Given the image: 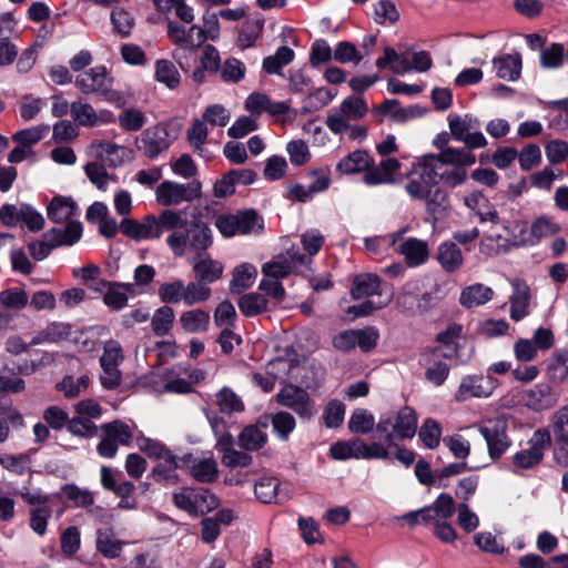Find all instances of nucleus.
I'll list each match as a JSON object with an SVG mask.
<instances>
[{"label": "nucleus", "instance_id": "8fccbe9b", "mask_svg": "<svg viewBox=\"0 0 568 568\" xmlns=\"http://www.w3.org/2000/svg\"><path fill=\"white\" fill-rule=\"evenodd\" d=\"M216 404L221 413L231 415L244 410V403L230 387H223L216 393Z\"/></svg>", "mask_w": 568, "mask_h": 568}, {"label": "nucleus", "instance_id": "0e129e2a", "mask_svg": "<svg viewBox=\"0 0 568 568\" xmlns=\"http://www.w3.org/2000/svg\"><path fill=\"white\" fill-rule=\"evenodd\" d=\"M237 318L234 305L230 301L221 302L213 314L214 323L220 328H232Z\"/></svg>", "mask_w": 568, "mask_h": 568}, {"label": "nucleus", "instance_id": "6ab92c4d", "mask_svg": "<svg viewBox=\"0 0 568 568\" xmlns=\"http://www.w3.org/2000/svg\"><path fill=\"white\" fill-rule=\"evenodd\" d=\"M191 460V454H185L182 457H179L171 450H168L166 454L158 460V465L154 467L152 475L156 481L174 485L179 481L175 470L190 466Z\"/></svg>", "mask_w": 568, "mask_h": 568}, {"label": "nucleus", "instance_id": "6e6552de", "mask_svg": "<svg viewBox=\"0 0 568 568\" xmlns=\"http://www.w3.org/2000/svg\"><path fill=\"white\" fill-rule=\"evenodd\" d=\"M390 453L382 442L366 444L359 438H354L348 442H337L331 447V456L337 460L349 458L387 459Z\"/></svg>", "mask_w": 568, "mask_h": 568}, {"label": "nucleus", "instance_id": "e433bc0d", "mask_svg": "<svg viewBox=\"0 0 568 568\" xmlns=\"http://www.w3.org/2000/svg\"><path fill=\"white\" fill-rule=\"evenodd\" d=\"M99 158L110 166H120L131 159V152L122 145L110 142H101L97 145Z\"/></svg>", "mask_w": 568, "mask_h": 568}, {"label": "nucleus", "instance_id": "e2e57ef3", "mask_svg": "<svg viewBox=\"0 0 568 568\" xmlns=\"http://www.w3.org/2000/svg\"><path fill=\"white\" fill-rule=\"evenodd\" d=\"M90 383L88 375H81L74 378L73 376H67L58 384V389L63 393L67 398H74L84 392Z\"/></svg>", "mask_w": 568, "mask_h": 568}, {"label": "nucleus", "instance_id": "9b49d317", "mask_svg": "<svg viewBox=\"0 0 568 568\" xmlns=\"http://www.w3.org/2000/svg\"><path fill=\"white\" fill-rule=\"evenodd\" d=\"M173 142L169 130L163 124H156L143 130L135 139V148L145 158L156 159L162 152L166 151Z\"/></svg>", "mask_w": 568, "mask_h": 568}, {"label": "nucleus", "instance_id": "f03ea898", "mask_svg": "<svg viewBox=\"0 0 568 568\" xmlns=\"http://www.w3.org/2000/svg\"><path fill=\"white\" fill-rule=\"evenodd\" d=\"M185 225L184 210L165 209L159 215L149 214L144 216L142 221L124 217L120 223V231L135 241L159 240L164 232Z\"/></svg>", "mask_w": 568, "mask_h": 568}, {"label": "nucleus", "instance_id": "3c124183", "mask_svg": "<svg viewBox=\"0 0 568 568\" xmlns=\"http://www.w3.org/2000/svg\"><path fill=\"white\" fill-rule=\"evenodd\" d=\"M191 475L199 481L211 483L217 477V463L213 458L195 460L192 458Z\"/></svg>", "mask_w": 568, "mask_h": 568}, {"label": "nucleus", "instance_id": "2f4dec72", "mask_svg": "<svg viewBox=\"0 0 568 568\" xmlns=\"http://www.w3.org/2000/svg\"><path fill=\"white\" fill-rule=\"evenodd\" d=\"M493 65L499 79L516 81L521 72V57L519 53H515L495 58Z\"/></svg>", "mask_w": 568, "mask_h": 568}, {"label": "nucleus", "instance_id": "13d9d810", "mask_svg": "<svg viewBox=\"0 0 568 568\" xmlns=\"http://www.w3.org/2000/svg\"><path fill=\"white\" fill-rule=\"evenodd\" d=\"M50 131L48 124H39L28 129L20 130L12 135V140L19 144L31 148V145L40 142Z\"/></svg>", "mask_w": 568, "mask_h": 568}, {"label": "nucleus", "instance_id": "4d7b16f0", "mask_svg": "<svg viewBox=\"0 0 568 568\" xmlns=\"http://www.w3.org/2000/svg\"><path fill=\"white\" fill-rule=\"evenodd\" d=\"M158 295L160 300L165 304L183 303L184 282L182 280L165 282L160 285L158 290Z\"/></svg>", "mask_w": 568, "mask_h": 568}, {"label": "nucleus", "instance_id": "052dcab7", "mask_svg": "<svg viewBox=\"0 0 568 568\" xmlns=\"http://www.w3.org/2000/svg\"><path fill=\"white\" fill-rule=\"evenodd\" d=\"M418 436L426 448L433 449L439 445L442 427L435 419L427 418L420 426Z\"/></svg>", "mask_w": 568, "mask_h": 568}, {"label": "nucleus", "instance_id": "37998d69", "mask_svg": "<svg viewBox=\"0 0 568 568\" xmlns=\"http://www.w3.org/2000/svg\"><path fill=\"white\" fill-rule=\"evenodd\" d=\"M379 278L374 274H361L354 278L352 296L355 300L364 298L377 294L379 291Z\"/></svg>", "mask_w": 568, "mask_h": 568}, {"label": "nucleus", "instance_id": "473e14b6", "mask_svg": "<svg viewBox=\"0 0 568 568\" xmlns=\"http://www.w3.org/2000/svg\"><path fill=\"white\" fill-rule=\"evenodd\" d=\"M71 334V326L65 323L53 322L43 329L37 332L30 339V345H39L44 343H59L67 339Z\"/></svg>", "mask_w": 568, "mask_h": 568}, {"label": "nucleus", "instance_id": "69168bd1", "mask_svg": "<svg viewBox=\"0 0 568 568\" xmlns=\"http://www.w3.org/2000/svg\"><path fill=\"white\" fill-rule=\"evenodd\" d=\"M84 171L90 182L101 191H105L108 184L114 182V178L109 175L105 168L98 162L88 163Z\"/></svg>", "mask_w": 568, "mask_h": 568}, {"label": "nucleus", "instance_id": "9d476101", "mask_svg": "<svg viewBox=\"0 0 568 568\" xmlns=\"http://www.w3.org/2000/svg\"><path fill=\"white\" fill-rule=\"evenodd\" d=\"M201 195V183L192 181L181 184L174 181H163L155 190V197L163 206H174L182 202H191Z\"/></svg>", "mask_w": 568, "mask_h": 568}, {"label": "nucleus", "instance_id": "6e6d98bb", "mask_svg": "<svg viewBox=\"0 0 568 568\" xmlns=\"http://www.w3.org/2000/svg\"><path fill=\"white\" fill-rule=\"evenodd\" d=\"M239 308L245 316H256L267 310V300L258 293H248L240 298Z\"/></svg>", "mask_w": 568, "mask_h": 568}, {"label": "nucleus", "instance_id": "09e8293b", "mask_svg": "<svg viewBox=\"0 0 568 568\" xmlns=\"http://www.w3.org/2000/svg\"><path fill=\"white\" fill-rule=\"evenodd\" d=\"M565 58H567V50L564 44L554 42L541 50L539 62L544 69H558L562 65Z\"/></svg>", "mask_w": 568, "mask_h": 568}, {"label": "nucleus", "instance_id": "864d4df0", "mask_svg": "<svg viewBox=\"0 0 568 568\" xmlns=\"http://www.w3.org/2000/svg\"><path fill=\"white\" fill-rule=\"evenodd\" d=\"M548 376L551 382L562 383L568 377V349L556 352L548 365Z\"/></svg>", "mask_w": 568, "mask_h": 568}, {"label": "nucleus", "instance_id": "ea45409f", "mask_svg": "<svg viewBox=\"0 0 568 568\" xmlns=\"http://www.w3.org/2000/svg\"><path fill=\"white\" fill-rule=\"evenodd\" d=\"M82 235V224L77 221L69 222L64 229H52L45 233L44 237H53V245H72L80 240Z\"/></svg>", "mask_w": 568, "mask_h": 568}, {"label": "nucleus", "instance_id": "5fc2aeb1", "mask_svg": "<svg viewBox=\"0 0 568 568\" xmlns=\"http://www.w3.org/2000/svg\"><path fill=\"white\" fill-rule=\"evenodd\" d=\"M294 59V51L286 47H280L275 54L270 55L263 60V69L267 73H280L284 65H287Z\"/></svg>", "mask_w": 568, "mask_h": 568}, {"label": "nucleus", "instance_id": "c03bdc74", "mask_svg": "<svg viewBox=\"0 0 568 568\" xmlns=\"http://www.w3.org/2000/svg\"><path fill=\"white\" fill-rule=\"evenodd\" d=\"M280 480L276 477L263 476L254 485V494L263 504L277 503Z\"/></svg>", "mask_w": 568, "mask_h": 568}, {"label": "nucleus", "instance_id": "7ed1b4c3", "mask_svg": "<svg viewBox=\"0 0 568 568\" xmlns=\"http://www.w3.org/2000/svg\"><path fill=\"white\" fill-rule=\"evenodd\" d=\"M416 429L417 415L408 406L382 415L376 424V433L387 449L388 447H397L399 440L413 438Z\"/></svg>", "mask_w": 568, "mask_h": 568}, {"label": "nucleus", "instance_id": "a18cd8bd", "mask_svg": "<svg viewBox=\"0 0 568 568\" xmlns=\"http://www.w3.org/2000/svg\"><path fill=\"white\" fill-rule=\"evenodd\" d=\"M155 80L174 90L180 85L181 75L173 62L162 59L155 62Z\"/></svg>", "mask_w": 568, "mask_h": 568}, {"label": "nucleus", "instance_id": "c756f323", "mask_svg": "<svg viewBox=\"0 0 568 568\" xmlns=\"http://www.w3.org/2000/svg\"><path fill=\"white\" fill-rule=\"evenodd\" d=\"M78 211V205L72 197L54 196L47 206V215L54 223L69 221Z\"/></svg>", "mask_w": 568, "mask_h": 568}, {"label": "nucleus", "instance_id": "de8ad7c7", "mask_svg": "<svg viewBox=\"0 0 568 568\" xmlns=\"http://www.w3.org/2000/svg\"><path fill=\"white\" fill-rule=\"evenodd\" d=\"M23 426V416L17 408L12 406L3 407L0 410V444L9 438L10 427L21 428Z\"/></svg>", "mask_w": 568, "mask_h": 568}, {"label": "nucleus", "instance_id": "b1692460", "mask_svg": "<svg viewBox=\"0 0 568 568\" xmlns=\"http://www.w3.org/2000/svg\"><path fill=\"white\" fill-rule=\"evenodd\" d=\"M402 164L395 158H386L377 165L374 164L364 174V182L367 185L393 184L396 182L395 174L399 171Z\"/></svg>", "mask_w": 568, "mask_h": 568}, {"label": "nucleus", "instance_id": "c85d7f7f", "mask_svg": "<svg viewBox=\"0 0 568 568\" xmlns=\"http://www.w3.org/2000/svg\"><path fill=\"white\" fill-rule=\"evenodd\" d=\"M125 541L115 537L112 528H99L95 534V548L105 558H118L122 552V547Z\"/></svg>", "mask_w": 568, "mask_h": 568}, {"label": "nucleus", "instance_id": "1a4fd4ad", "mask_svg": "<svg viewBox=\"0 0 568 568\" xmlns=\"http://www.w3.org/2000/svg\"><path fill=\"white\" fill-rule=\"evenodd\" d=\"M507 430L508 423L504 417L487 419L479 427V433L487 444L488 455L494 460L499 459L511 446Z\"/></svg>", "mask_w": 568, "mask_h": 568}, {"label": "nucleus", "instance_id": "5701e85b", "mask_svg": "<svg viewBox=\"0 0 568 568\" xmlns=\"http://www.w3.org/2000/svg\"><path fill=\"white\" fill-rule=\"evenodd\" d=\"M93 290L102 292L103 302L114 311L123 310L128 304V291L133 290V284H121L116 282L99 281L91 286Z\"/></svg>", "mask_w": 568, "mask_h": 568}, {"label": "nucleus", "instance_id": "ddd939ff", "mask_svg": "<svg viewBox=\"0 0 568 568\" xmlns=\"http://www.w3.org/2000/svg\"><path fill=\"white\" fill-rule=\"evenodd\" d=\"M528 444V448L517 452L511 458L515 473L537 467L544 458L550 438L545 432L536 430Z\"/></svg>", "mask_w": 568, "mask_h": 568}, {"label": "nucleus", "instance_id": "7c9ffc66", "mask_svg": "<svg viewBox=\"0 0 568 568\" xmlns=\"http://www.w3.org/2000/svg\"><path fill=\"white\" fill-rule=\"evenodd\" d=\"M210 313L202 308H192L181 313L179 323L186 333H204L210 326Z\"/></svg>", "mask_w": 568, "mask_h": 568}, {"label": "nucleus", "instance_id": "49530a36", "mask_svg": "<svg viewBox=\"0 0 568 568\" xmlns=\"http://www.w3.org/2000/svg\"><path fill=\"white\" fill-rule=\"evenodd\" d=\"M211 287L200 280L189 282L187 284L184 283L183 304L186 306L205 303L211 298Z\"/></svg>", "mask_w": 568, "mask_h": 568}, {"label": "nucleus", "instance_id": "f3484780", "mask_svg": "<svg viewBox=\"0 0 568 568\" xmlns=\"http://www.w3.org/2000/svg\"><path fill=\"white\" fill-rule=\"evenodd\" d=\"M166 33L173 44L191 52L196 51L205 42L202 28L197 24L186 28L180 22L168 20Z\"/></svg>", "mask_w": 568, "mask_h": 568}, {"label": "nucleus", "instance_id": "79ce46f5", "mask_svg": "<svg viewBox=\"0 0 568 568\" xmlns=\"http://www.w3.org/2000/svg\"><path fill=\"white\" fill-rule=\"evenodd\" d=\"M479 121L477 118L471 114L464 115H449L448 116V128L450 135L454 140L462 142L465 136L470 133V130L478 128Z\"/></svg>", "mask_w": 568, "mask_h": 568}, {"label": "nucleus", "instance_id": "338daca9", "mask_svg": "<svg viewBox=\"0 0 568 568\" xmlns=\"http://www.w3.org/2000/svg\"><path fill=\"white\" fill-rule=\"evenodd\" d=\"M298 368L291 359L275 358L267 363V374L273 376L275 381L286 377L295 378L294 372Z\"/></svg>", "mask_w": 568, "mask_h": 568}, {"label": "nucleus", "instance_id": "603ef678", "mask_svg": "<svg viewBox=\"0 0 568 568\" xmlns=\"http://www.w3.org/2000/svg\"><path fill=\"white\" fill-rule=\"evenodd\" d=\"M376 428L375 417L372 413L364 408L355 409L348 420V428L355 434H367Z\"/></svg>", "mask_w": 568, "mask_h": 568}, {"label": "nucleus", "instance_id": "a878e982", "mask_svg": "<svg viewBox=\"0 0 568 568\" xmlns=\"http://www.w3.org/2000/svg\"><path fill=\"white\" fill-rule=\"evenodd\" d=\"M396 251L404 255L408 266H418L424 264L429 256L427 242L415 237H409L400 242Z\"/></svg>", "mask_w": 568, "mask_h": 568}, {"label": "nucleus", "instance_id": "39448f33", "mask_svg": "<svg viewBox=\"0 0 568 568\" xmlns=\"http://www.w3.org/2000/svg\"><path fill=\"white\" fill-rule=\"evenodd\" d=\"M368 113V105L364 98L349 95L345 98L337 109L332 110L325 120V125L334 134H343L349 124L363 120Z\"/></svg>", "mask_w": 568, "mask_h": 568}, {"label": "nucleus", "instance_id": "a19ab883", "mask_svg": "<svg viewBox=\"0 0 568 568\" xmlns=\"http://www.w3.org/2000/svg\"><path fill=\"white\" fill-rule=\"evenodd\" d=\"M175 313L169 305H163L155 310L151 316V328L155 336L162 337L168 335L174 324Z\"/></svg>", "mask_w": 568, "mask_h": 568}, {"label": "nucleus", "instance_id": "c9c22d12", "mask_svg": "<svg viewBox=\"0 0 568 568\" xmlns=\"http://www.w3.org/2000/svg\"><path fill=\"white\" fill-rule=\"evenodd\" d=\"M437 260L446 272H455L463 265L464 257L460 248L454 242H444L439 245Z\"/></svg>", "mask_w": 568, "mask_h": 568}, {"label": "nucleus", "instance_id": "cd10ccee", "mask_svg": "<svg viewBox=\"0 0 568 568\" xmlns=\"http://www.w3.org/2000/svg\"><path fill=\"white\" fill-rule=\"evenodd\" d=\"M374 164L373 158L364 150H355L344 156L336 165V171L341 174H356L367 172Z\"/></svg>", "mask_w": 568, "mask_h": 568}, {"label": "nucleus", "instance_id": "f704fd0d", "mask_svg": "<svg viewBox=\"0 0 568 568\" xmlns=\"http://www.w3.org/2000/svg\"><path fill=\"white\" fill-rule=\"evenodd\" d=\"M464 204L478 215L481 222L489 221L491 223L499 222V215L495 207H488L483 211V206H488V199L479 191H474L464 197Z\"/></svg>", "mask_w": 568, "mask_h": 568}, {"label": "nucleus", "instance_id": "f8f14e48", "mask_svg": "<svg viewBox=\"0 0 568 568\" xmlns=\"http://www.w3.org/2000/svg\"><path fill=\"white\" fill-rule=\"evenodd\" d=\"M103 435L98 444V454L103 458H113L120 445L126 446L132 440L130 427L121 420H114L101 426Z\"/></svg>", "mask_w": 568, "mask_h": 568}, {"label": "nucleus", "instance_id": "72a5a7b5", "mask_svg": "<svg viewBox=\"0 0 568 568\" xmlns=\"http://www.w3.org/2000/svg\"><path fill=\"white\" fill-rule=\"evenodd\" d=\"M494 291L481 283H476L465 287L459 296V303L467 307H477L491 301Z\"/></svg>", "mask_w": 568, "mask_h": 568}, {"label": "nucleus", "instance_id": "412c9836", "mask_svg": "<svg viewBox=\"0 0 568 568\" xmlns=\"http://www.w3.org/2000/svg\"><path fill=\"white\" fill-rule=\"evenodd\" d=\"M372 112L381 118L388 116L397 123H404L408 120L420 118L424 114V110L420 106L410 105L403 108L395 99L385 100L383 103L374 106Z\"/></svg>", "mask_w": 568, "mask_h": 568}, {"label": "nucleus", "instance_id": "20e7f679", "mask_svg": "<svg viewBox=\"0 0 568 568\" xmlns=\"http://www.w3.org/2000/svg\"><path fill=\"white\" fill-rule=\"evenodd\" d=\"M184 227H178L171 231V234L166 237V245L172 253L182 257L185 255L187 247L194 250L197 253H205V251L213 243V235L210 227L201 222H193Z\"/></svg>", "mask_w": 568, "mask_h": 568}, {"label": "nucleus", "instance_id": "bf43d9fd", "mask_svg": "<svg viewBox=\"0 0 568 568\" xmlns=\"http://www.w3.org/2000/svg\"><path fill=\"white\" fill-rule=\"evenodd\" d=\"M71 116L81 126H93L98 123L93 106L82 101L71 103Z\"/></svg>", "mask_w": 568, "mask_h": 568}, {"label": "nucleus", "instance_id": "a211bd4d", "mask_svg": "<svg viewBox=\"0 0 568 568\" xmlns=\"http://www.w3.org/2000/svg\"><path fill=\"white\" fill-rule=\"evenodd\" d=\"M396 304L400 312L407 316L420 315L430 308L432 295L429 293H417L416 285L408 283L398 294Z\"/></svg>", "mask_w": 568, "mask_h": 568}, {"label": "nucleus", "instance_id": "680f3d73", "mask_svg": "<svg viewBox=\"0 0 568 568\" xmlns=\"http://www.w3.org/2000/svg\"><path fill=\"white\" fill-rule=\"evenodd\" d=\"M118 121L124 131L135 132L145 124V115L139 109L126 108L119 114Z\"/></svg>", "mask_w": 568, "mask_h": 568}, {"label": "nucleus", "instance_id": "dca6fc26", "mask_svg": "<svg viewBox=\"0 0 568 568\" xmlns=\"http://www.w3.org/2000/svg\"><path fill=\"white\" fill-rule=\"evenodd\" d=\"M497 387V379L487 375H466L455 393V399L459 403L470 398H487Z\"/></svg>", "mask_w": 568, "mask_h": 568}, {"label": "nucleus", "instance_id": "393cba45", "mask_svg": "<svg viewBox=\"0 0 568 568\" xmlns=\"http://www.w3.org/2000/svg\"><path fill=\"white\" fill-rule=\"evenodd\" d=\"M192 270L195 278L202 281L206 285L216 282L223 275V265L221 262L213 260L206 253H197L191 260Z\"/></svg>", "mask_w": 568, "mask_h": 568}, {"label": "nucleus", "instance_id": "4468645a", "mask_svg": "<svg viewBox=\"0 0 568 568\" xmlns=\"http://www.w3.org/2000/svg\"><path fill=\"white\" fill-rule=\"evenodd\" d=\"M452 352L444 347H433L422 353L420 364L425 367V378L435 386H440L447 379L449 365L446 359H452Z\"/></svg>", "mask_w": 568, "mask_h": 568}, {"label": "nucleus", "instance_id": "aec40b11", "mask_svg": "<svg viewBox=\"0 0 568 568\" xmlns=\"http://www.w3.org/2000/svg\"><path fill=\"white\" fill-rule=\"evenodd\" d=\"M510 284L513 292L509 297V316L513 321L519 322L530 313L531 290L521 278H514Z\"/></svg>", "mask_w": 568, "mask_h": 568}, {"label": "nucleus", "instance_id": "774afa93", "mask_svg": "<svg viewBox=\"0 0 568 568\" xmlns=\"http://www.w3.org/2000/svg\"><path fill=\"white\" fill-rule=\"evenodd\" d=\"M552 428L556 440L568 447V404L560 407L552 417Z\"/></svg>", "mask_w": 568, "mask_h": 568}, {"label": "nucleus", "instance_id": "58836bf2", "mask_svg": "<svg viewBox=\"0 0 568 568\" xmlns=\"http://www.w3.org/2000/svg\"><path fill=\"white\" fill-rule=\"evenodd\" d=\"M267 442V434L257 425H248L239 435V445L247 452L261 449Z\"/></svg>", "mask_w": 568, "mask_h": 568}, {"label": "nucleus", "instance_id": "0eeeda50", "mask_svg": "<svg viewBox=\"0 0 568 568\" xmlns=\"http://www.w3.org/2000/svg\"><path fill=\"white\" fill-rule=\"evenodd\" d=\"M214 225L224 237L258 233L264 227L263 219L255 210L219 215L215 219Z\"/></svg>", "mask_w": 568, "mask_h": 568}, {"label": "nucleus", "instance_id": "423d86ee", "mask_svg": "<svg viewBox=\"0 0 568 568\" xmlns=\"http://www.w3.org/2000/svg\"><path fill=\"white\" fill-rule=\"evenodd\" d=\"M74 84L83 94H95L116 104L123 102L121 93L112 89V78L109 77L106 68L103 65L80 73L75 78Z\"/></svg>", "mask_w": 568, "mask_h": 568}, {"label": "nucleus", "instance_id": "2eb2a0df", "mask_svg": "<svg viewBox=\"0 0 568 568\" xmlns=\"http://www.w3.org/2000/svg\"><path fill=\"white\" fill-rule=\"evenodd\" d=\"M280 405L294 410L301 418L310 419L316 414L308 393L301 387L286 384L276 395Z\"/></svg>", "mask_w": 568, "mask_h": 568}, {"label": "nucleus", "instance_id": "bb28decb", "mask_svg": "<svg viewBox=\"0 0 568 568\" xmlns=\"http://www.w3.org/2000/svg\"><path fill=\"white\" fill-rule=\"evenodd\" d=\"M233 438L230 434L223 435L217 442V448L222 452V464L230 468L247 467L253 458L246 452L232 447Z\"/></svg>", "mask_w": 568, "mask_h": 568}, {"label": "nucleus", "instance_id": "4c0bfd02", "mask_svg": "<svg viewBox=\"0 0 568 568\" xmlns=\"http://www.w3.org/2000/svg\"><path fill=\"white\" fill-rule=\"evenodd\" d=\"M256 268L250 263H243L237 265L232 273V280L230 282V291L232 293L240 294L243 291L252 286L256 277Z\"/></svg>", "mask_w": 568, "mask_h": 568}, {"label": "nucleus", "instance_id": "4be33fe9", "mask_svg": "<svg viewBox=\"0 0 568 568\" xmlns=\"http://www.w3.org/2000/svg\"><path fill=\"white\" fill-rule=\"evenodd\" d=\"M521 399L528 408L544 410L555 406L559 397L551 386L540 383L526 389L521 395Z\"/></svg>", "mask_w": 568, "mask_h": 568}, {"label": "nucleus", "instance_id": "f257e3e1", "mask_svg": "<svg viewBox=\"0 0 568 568\" xmlns=\"http://www.w3.org/2000/svg\"><path fill=\"white\" fill-rule=\"evenodd\" d=\"M476 163V155L464 149H447L439 153H427L415 163L407 174L405 191L410 200L426 204L430 213L444 210L446 194L436 187L443 183L457 187L467 180L466 168Z\"/></svg>", "mask_w": 568, "mask_h": 568}]
</instances>
